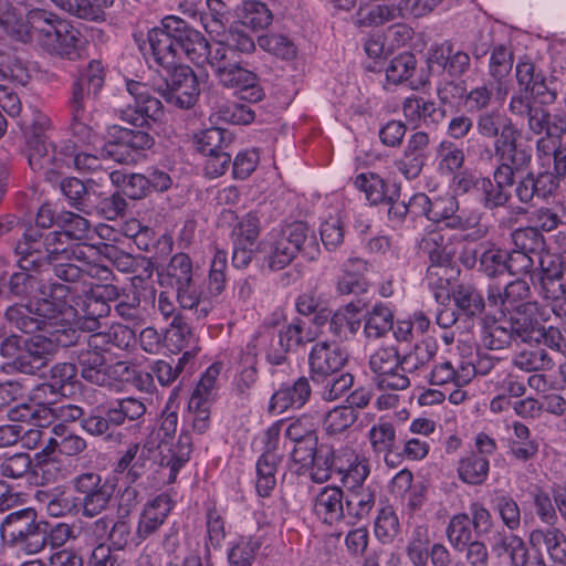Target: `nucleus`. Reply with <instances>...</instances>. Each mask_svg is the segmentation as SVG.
Returning <instances> with one entry per match:
<instances>
[{
	"instance_id": "obj_49",
	"label": "nucleus",
	"mask_w": 566,
	"mask_h": 566,
	"mask_svg": "<svg viewBox=\"0 0 566 566\" xmlns=\"http://www.w3.org/2000/svg\"><path fill=\"white\" fill-rule=\"evenodd\" d=\"M200 23L210 35L221 36L229 23V9L222 0H206Z\"/></svg>"
},
{
	"instance_id": "obj_61",
	"label": "nucleus",
	"mask_w": 566,
	"mask_h": 566,
	"mask_svg": "<svg viewBox=\"0 0 566 566\" xmlns=\"http://www.w3.org/2000/svg\"><path fill=\"white\" fill-rule=\"evenodd\" d=\"M357 418L355 409L344 405L336 406L324 415L323 429L329 436L338 434L349 429Z\"/></svg>"
},
{
	"instance_id": "obj_34",
	"label": "nucleus",
	"mask_w": 566,
	"mask_h": 566,
	"mask_svg": "<svg viewBox=\"0 0 566 566\" xmlns=\"http://www.w3.org/2000/svg\"><path fill=\"white\" fill-rule=\"evenodd\" d=\"M402 113L409 123L438 126L446 117V109L423 97H408L402 104Z\"/></svg>"
},
{
	"instance_id": "obj_41",
	"label": "nucleus",
	"mask_w": 566,
	"mask_h": 566,
	"mask_svg": "<svg viewBox=\"0 0 566 566\" xmlns=\"http://www.w3.org/2000/svg\"><path fill=\"white\" fill-rule=\"evenodd\" d=\"M52 431L55 437L48 439L45 443L46 450H53L55 452L56 449H59V452L66 455L69 459L81 454L87 448L85 439L76 433L67 431L61 423L55 424Z\"/></svg>"
},
{
	"instance_id": "obj_42",
	"label": "nucleus",
	"mask_w": 566,
	"mask_h": 566,
	"mask_svg": "<svg viewBox=\"0 0 566 566\" xmlns=\"http://www.w3.org/2000/svg\"><path fill=\"white\" fill-rule=\"evenodd\" d=\"M66 12L91 21L103 20L105 9L111 7L114 0H51Z\"/></svg>"
},
{
	"instance_id": "obj_59",
	"label": "nucleus",
	"mask_w": 566,
	"mask_h": 566,
	"mask_svg": "<svg viewBox=\"0 0 566 566\" xmlns=\"http://www.w3.org/2000/svg\"><path fill=\"white\" fill-rule=\"evenodd\" d=\"M263 541L260 536L241 537L228 553L229 566H252Z\"/></svg>"
},
{
	"instance_id": "obj_38",
	"label": "nucleus",
	"mask_w": 566,
	"mask_h": 566,
	"mask_svg": "<svg viewBox=\"0 0 566 566\" xmlns=\"http://www.w3.org/2000/svg\"><path fill=\"white\" fill-rule=\"evenodd\" d=\"M368 441L373 452L382 455L386 463L397 449L396 427L392 422L379 419L368 431Z\"/></svg>"
},
{
	"instance_id": "obj_56",
	"label": "nucleus",
	"mask_w": 566,
	"mask_h": 566,
	"mask_svg": "<svg viewBox=\"0 0 566 566\" xmlns=\"http://www.w3.org/2000/svg\"><path fill=\"white\" fill-rule=\"evenodd\" d=\"M205 62L211 66L218 80H220L223 73H227L232 65L238 63L223 39L212 44L208 42L203 57V63Z\"/></svg>"
},
{
	"instance_id": "obj_53",
	"label": "nucleus",
	"mask_w": 566,
	"mask_h": 566,
	"mask_svg": "<svg viewBox=\"0 0 566 566\" xmlns=\"http://www.w3.org/2000/svg\"><path fill=\"white\" fill-rule=\"evenodd\" d=\"M438 171L442 176H454L464 165V151L450 140H442L437 148Z\"/></svg>"
},
{
	"instance_id": "obj_11",
	"label": "nucleus",
	"mask_w": 566,
	"mask_h": 566,
	"mask_svg": "<svg viewBox=\"0 0 566 566\" xmlns=\"http://www.w3.org/2000/svg\"><path fill=\"white\" fill-rule=\"evenodd\" d=\"M531 287L524 280H515L505 285L504 289L495 284L489 285L488 302L492 306H499L502 311L515 312L516 314L537 315L542 318V312H546V302L530 301Z\"/></svg>"
},
{
	"instance_id": "obj_62",
	"label": "nucleus",
	"mask_w": 566,
	"mask_h": 566,
	"mask_svg": "<svg viewBox=\"0 0 566 566\" xmlns=\"http://www.w3.org/2000/svg\"><path fill=\"white\" fill-rule=\"evenodd\" d=\"M510 324V331L513 334L514 340L523 343L538 340V331L543 319L537 315L516 314L506 319Z\"/></svg>"
},
{
	"instance_id": "obj_50",
	"label": "nucleus",
	"mask_w": 566,
	"mask_h": 566,
	"mask_svg": "<svg viewBox=\"0 0 566 566\" xmlns=\"http://www.w3.org/2000/svg\"><path fill=\"white\" fill-rule=\"evenodd\" d=\"M222 368L223 365L221 363H213L205 370L189 399L192 408L211 403L216 396L217 381Z\"/></svg>"
},
{
	"instance_id": "obj_20",
	"label": "nucleus",
	"mask_w": 566,
	"mask_h": 566,
	"mask_svg": "<svg viewBox=\"0 0 566 566\" xmlns=\"http://www.w3.org/2000/svg\"><path fill=\"white\" fill-rule=\"evenodd\" d=\"M55 342L60 343L59 337L55 340L44 335H33L23 340V349L14 360L15 368L29 375H34L49 363L50 357L56 349Z\"/></svg>"
},
{
	"instance_id": "obj_3",
	"label": "nucleus",
	"mask_w": 566,
	"mask_h": 566,
	"mask_svg": "<svg viewBox=\"0 0 566 566\" xmlns=\"http://www.w3.org/2000/svg\"><path fill=\"white\" fill-rule=\"evenodd\" d=\"M46 297L30 303L28 306L13 305L6 311L7 321L23 333L31 334L45 331L50 334L60 332L59 326L70 323L76 316L71 301L74 292L65 283H50L43 286Z\"/></svg>"
},
{
	"instance_id": "obj_54",
	"label": "nucleus",
	"mask_w": 566,
	"mask_h": 566,
	"mask_svg": "<svg viewBox=\"0 0 566 566\" xmlns=\"http://www.w3.org/2000/svg\"><path fill=\"white\" fill-rule=\"evenodd\" d=\"M493 551L499 557L509 558L511 566H524L527 560L528 551L524 541L512 533L501 535Z\"/></svg>"
},
{
	"instance_id": "obj_40",
	"label": "nucleus",
	"mask_w": 566,
	"mask_h": 566,
	"mask_svg": "<svg viewBox=\"0 0 566 566\" xmlns=\"http://www.w3.org/2000/svg\"><path fill=\"white\" fill-rule=\"evenodd\" d=\"M57 25L44 46L61 56L71 59L78 45L80 32L66 20L57 22Z\"/></svg>"
},
{
	"instance_id": "obj_7",
	"label": "nucleus",
	"mask_w": 566,
	"mask_h": 566,
	"mask_svg": "<svg viewBox=\"0 0 566 566\" xmlns=\"http://www.w3.org/2000/svg\"><path fill=\"white\" fill-rule=\"evenodd\" d=\"M36 517V512L30 507L9 513L0 522L2 541L28 554L42 551L44 548L43 526Z\"/></svg>"
},
{
	"instance_id": "obj_4",
	"label": "nucleus",
	"mask_w": 566,
	"mask_h": 566,
	"mask_svg": "<svg viewBox=\"0 0 566 566\" xmlns=\"http://www.w3.org/2000/svg\"><path fill=\"white\" fill-rule=\"evenodd\" d=\"M256 251L263 255L271 271H280L291 264L298 253L308 260L316 259L319 244L315 231L306 222L294 221L272 229L259 242Z\"/></svg>"
},
{
	"instance_id": "obj_17",
	"label": "nucleus",
	"mask_w": 566,
	"mask_h": 566,
	"mask_svg": "<svg viewBox=\"0 0 566 566\" xmlns=\"http://www.w3.org/2000/svg\"><path fill=\"white\" fill-rule=\"evenodd\" d=\"M520 132L513 126L511 119H506L500 137L494 142V156L497 161L524 171L528 168L533 158L531 145L518 142Z\"/></svg>"
},
{
	"instance_id": "obj_25",
	"label": "nucleus",
	"mask_w": 566,
	"mask_h": 566,
	"mask_svg": "<svg viewBox=\"0 0 566 566\" xmlns=\"http://www.w3.org/2000/svg\"><path fill=\"white\" fill-rule=\"evenodd\" d=\"M172 510V501L166 493H161L148 501L138 517L135 538L142 543L153 536L165 523Z\"/></svg>"
},
{
	"instance_id": "obj_63",
	"label": "nucleus",
	"mask_w": 566,
	"mask_h": 566,
	"mask_svg": "<svg viewBox=\"0 0 566 566\" xmlns=\"http://www.w3.org/2000/svg\"><path fill=\"white\" fill-rule=\"evenodd\" d=\"M167 275L170 284L176 287L201 274L199 273V268L193 265L188 254L177 253L167 265Z\"/></svg>"
},
{
	"instance_id": "obj_46",
	"label": "nucleus",
	"mask_w": 566,
	"mask_h": 566,
	"mask_svg": "<svg viewBox=\"0 0 566 566\" xmlns=\"http://www.w3.org/2000/svg\"><path fill=\"white\" fill-rule=\"evenodd\" d=\"M429 62L442 66L451 76H461L470 67V56L463 51L451 53L450 45H440L432 50Z\"/></svg>"
},
{
	"instance_id": "obj_2",
	"label": "nucleus",
	"mask_w": 566,
	"mask_h": 566,
	"mask_svg": "<svg viewBox=\"0 0 566 566\" xmlns=\"http://www.w3.org/2000/svg\"><path fill=\"white\" fill-rule=\"evenodd\" d=\"M127 92L133 97V104L118 111L119 118L135 127L125 128L114 125L109 128V135L115 139V144L111 147L127 148L133 154L127 153L126 156L117 158L122 163L136 161V156L145 150L150 149L155 144V138L146 132L145 127H149L150 122H156L163 115V104L157 98L150 95L148 87L136 81L127 82Z\"/></svg>"
},
{
	"instance_id": "obj_48",
	"label": "nucleus",
	"mask_w": 566,
	"mask_h": 566,
	"mask_svg": "<svg viewBox=\"0 0 566 566\" xmlns=\"http://www.w3.org/2000/svg\"><path fill=\"white\" fill-rule=\"evenodd\" d=\"M346 515L363 520L369 515L375 505V489L371 485L344 493Z\"/></svg>"
},
{
	"instance_id": "obj_10",
	"label": "nucleus",
	"mask_w": 566,
	"mask_h": 566,
	"mask_svg": "<svg viewBox=\"0 0 566 566\" xmlns=\"http://www.w3.org/2000/svg\"><path fill=\"white\" fill-rule=\"evenodd\" d=\"M77 364L81 376L86 381L101 387H112L118 381L128 380L133 374L128 363L118 360L106 364L104 352L88 347L87 344L85 348L80 349Z\"/></svg>"
},
{
	"instance_id": "obj_8",
	"label": "nucleus",
	"mask_w": 566,
	"mask_h": 566,
	"mask_svg": "<svg viewBox=\"0 0 566 566\" xmlns=\"http://www.w3.org/2000/svg\"><path fill=\"white\" fill-rule=\"evenodd\" d=\"M154 88L167 103L179 108L191 107L199 95L197 76L191 67L177 63L163 69L160 77L154 81Z\"/></svg>"
},
{
	"instance_id": "obj_43",
	"label": "nucleus",
	"mask_w": 566,
	"mask_h": 566,
	"mask_svg": "<svg viewBox=\"0 0 566 566\" xmlns=\"http://www.w3.org/2000/svg\"><path fill=\"white\" fill-rule=\"evenodd\" d=\"M432 541L429 530L424 525L413 528L407 546L406 555L412 566H428Z\"/></svg>"
},
{
	"instance_id": "obj_33",
	"label": "nucleus",
	"mask_w": 566,
	"mask_h": 566,
	"mask_svg": "<svg viewBox=\"0 0 566 566\" xmlns=\"http://www.w3.org/2000/svg\"><path fill=\"white\" fill-rule=\"evenodd\" d=\"M344 492L336 486H324L314 499V512L326 524H334L345 517Z\"/></svg>"
},
{
	"instance_id": "obj_14",
	"label": "nucleus",
	"mask_w": 566,
	"mask_h": 566,
	"mask_svg": "<svg viewBox=\"0 0 566 566\" xmlns=\"http://www.w3.org/2000/svg\"><path fill=\"white\" fill-rule=\"evenodd\" d=\"M62 20L43 9L30 10L25 15L18 12L8 34L21 42L38 41L45 45L48 38L56 31L57 22Z\"/></svg>"
},
{
	"instance_id": "obj_29",
	"label": "nucleus",
	"mask_w": 566,
	"mask_h": 566,
	"mask_svg": "<svg viewBox=\"0 0 566 566\" xmlns=\"http://www.w3.org/2000/svg\"><path fill=\"white\" fill-rule=\"evenodd\" d=\"M201 283L202 277L199 275L175 287L181 308L192 311L197 319L206 318L213 308L208 292L201 289Z\"/></svg>"
},
{
	"instance_id": "obj_51",
	"label": "nucleus",
	"mask_w": 566,
	"mask_h": 566,
	"mask_svg": "<svg viewBox=\"0 0 566 566\" xmlns=\"http://www.w3.org/2000/svg\"><path fill=\"white\" fill-rule=\"evenodd\" d=\"M99 252L120 272L134 273L137 271L138 266H144L147 272V276H151L153 274V264L146 258H135L132 254L106 243L99 247Z\"/></svg>"
},
{
	"instance_id": "obj_6",
	"label": "nucleus",
	"mask_w": 566,
	"mask_h": 566,
	"mask_svg": "<svg viewBox=\"0 0 566 566\" xmlns=\"http://www.w3.org/2000/svg\"><path fill=\"white\" fill-rule=\"evenodd\" d=\"M21 126L29 147L30 167L51 179L55 170L67 160V157L57 155L59 150L50 139L49 133L53 129L51 118L39 108L31 107L30 115L22 120Z\"/></svg>"
},
{
	"instance_id": "obj_30",
	"label": "nucleus",
	"mask_w": 566,
	"mask_h": 566,
	"mask_svg": "<svg viewBox=\"0 0 566 566\" xmlns=\"http://www.w3.org/2000/svg\"><path fill=\"white\" fill-rule=\"evenodd\" d=\"M135 340V332L124 324H113L107 329L88 335V347L112 353L114 349L127 350Z\"/></svg>"
},
{
	"instance_id": "obj_32",
	"label": "nucleus",
	"mask_w": 566,
	"mask_h": 566,
	"mask_svg": "<svg viewBox=\"0 0 566 566\" xmlns=\"http://www.w3.org/2000/svg\"><path fill=\"white\" fill-rule=\"evenodd\" d=\"M402 18L400 3L387 4L379 0L360 1L354 17V23L358 27H377L386 22Z\"/></svg>"
},
{
	"instance_id": "obj_15",
	"label": "nucleus",
	"mask_w": 566,
	"mask_h": 566,
	"mask_svg": "<svg viewBox=\"0 0 566 566\" xmlns=\"http://www.w3.org/2000/svg\"><path fill=\"white\" fill-rule=\"evenodd\" d=\"M180 28V18L165 17L160 25L148 32V43L155 62L163 69L171 67L178 60L177 36Z\"/></svg>"
},
{
	"instance_id": "obj_36",
	"label": "nucleus",
	"mask_w": 566,
	"mask_h": 566,
	"mask_svg": "<svg viewBox=\"0 0 566 566\" xmlns=\"http://www.w3.org/2000/svg\"><path fill=\"white\" fill-rule=\"evenodd\" d=\"M147 407L144 400L135 397H125L108 401L104 407L107 412L108 422L114 428L125 424L127 421H138L144 418Z\"/></svg>"
},
{
	"instance_id": "obj_12",
	"label": "nucleus",
	"mask_w": 566,
	"mask_h": 566,
	"mask_svg": "<svg viewBox=\"0 0 566 566\" xmlns=\"http://www.w3.org/2000/svg\"><path fill=\"white\" fill-rule=\"evenodd\" d=\"M56 255L55 264L52 268L54 275L65 283L78 281L84 270L97 259L99 248L87 243V241L65 243L61 247H52Z\"/></svg>"
},
{
	"instance_id": "obj_52",
	"label": "nucleus",
	"mask_w": 566,
	"mask_h": 566,
	"mask_svg": "<svg viewBox=\"0 0 566 566\" xmlns=\"http://www.w3.org/2000/svg\"><path fill=\"white\" fill-rule=\"evenodd\" d=\"M239 21L253 30H262L270 25L272 13L269 8L256 0H244L235 9Z\"/></svg>"
},
{
	"instance_id": "obj_23",
	"label": "nucleus",
	"mask_w": 566,
	"mask_h": 566,
	"mask_svg": "<svg viewBox=\"0 0 566 566\" xmlns=\"http://www.w3.org/2000/svg\"><path fill=\"white\" fill-rule=\"evenodd\" d=\"M335 464L340 475V482L345 492L365 488V482L370 473L368 461L359 458L352 448L333 450Z\"/></svg>"
},
{
	"instance_id": "obj_57",
	"label": "nucleus",
	"mask_w": 566,
	"mask_h": 566,
	"mask_svg": "<svg viewBox=\"0 0 566 566\" xmlns=\"http://www.w3.org/2000/svg\"><path fill=\"white\" fill-rule=\"evenodd\" d=\"M506 319L485 322L482 329V344L492 350L503 349L514 340Z\"/></svg>"
},
{
	"instance_id": "obj_19",
	"label": "nucleus",
	"mask_w": 566,
	"mask_h": 566,
	"mask_svg": "<svg viewBox=\"0 0 566 566\" xmlns=\"http://www.w3.org/2000/svg\"><path fill=\"white\" fill-rule=\"evenodd\" d=\"M430 221L444 222L450 229L463 231L475 227L480 214L474 211H460L458 199L447 193L432 199Z\"/></svg>"
},
{
	"instance_id": "obj_13",
	"label": "nucleus",
	"mask_w": 566,
	"mask_h": 566,
	"mask_svg": "<svg viewBox=\"0 0 566 566\" xmlns=\"http://www.w3.org/2000/svg\"><path fill=\"white\" fill-rule=\"evenodd\" d=\"M273 338L271 332H258L241 352L233 381L234 392L241 400H249L258 381V356Z\"/></svg>"
},
{
	"instance_id": "obj_39",
	"label": "nucleus",
	"mask_w": 566,
	"mask_h": 566,
	"mask_svg": "<svg viewBox=\"0 0 566 566\" xmlns=\"http://www.w3.org/2000/svg\"><path fill=\"white\" fill-rule=\"evenodd\" d=\"M178 56L185 53L196 64L203 63L208 41L201 32L190 28L186 21L180 19V28L177 36Z\"/></svg>"
},
{
	"instance_id": "obj_9",
	"label": "nucleus",
	"mask_w": 566,
	"mask_h": 566,
	"mask_svg": "<svg viewBox=\"0 0 566 566\" xmlns=\"http://www.w3.org/2000/svg\"><path fill=\"white\" fill-rule=\"evenodd\" d=\"M497 451L495 439L479 432L473 439V448L465 451L457 462L458 479L470 486L484 484L490 475V458Z\"/></svg>"
},
{
	"instance_id": "obj_58",
	"label": "nucleus",
	"mask_w": 566,
	"mask_h": 566,
	"mask_svg": "<svg viewBox=\"0 0 566 566\" xmlns=\"http://www.w3.org/2000/svg\"><path fill=\"white\" fill-rule=\"evenodd\" d=\"M513 365L520 370L532 373L549 370L554 367V361L544 348L535 347L517 353L513 358Z\"/></svg>"
},
{
	"instance_id": "obj_16",
	"label": "nucleus",
	"mask_w": 566,
	"mask_h": 566,
	"mask_svg": "<svg viewBox=\"0 0 566 566\" xmlns=\"http://www.w3.org/2000/svg\"><path fill=\"white\" fill-rule=\"evenodd\" d=\"M263 332L274 334L271 329H264ZM273 336V340L269 343L265 348H262V350L266 353V360L271 365L276 366L286 361L287 353L296 352L314 339L311 331L305 328V323L300 318H295L291 323L282 326L279 331L277 339H275V335Z\"/></svg>"
},
{
	"instance_id": "obj_27",
	"label": "nucleus",
	"mask_w": 566,
	"mask_h": 566,
	"mask_svg": "<svg viewBox=\"0 0 566 566\" xmlns=\"http://www.w3.org/2000/svg\"><path fill=\"white\" fill-rule=\"evenodd\" d=\"M219 82L224 87L234 88L242 101L256 103L264 97V91L256 74L241 67L239 62L232 65L227 73H223Z\"/></svg>"
},
{
	"instance_id": "obj_22",
	"label": "nucleus",
	"mask_w": 566,
	"mask_h": 566,
	"mask_svg": "<svg viewBox=\"0 0 566 566\" xmlns=\"http://www.w3.org/2000/svg\"><path fill=\"white\" fill-rule=\"evenodd\" d=\"M46 243V233L43 234L38 229L30 228L23 233V239L15 247L17 254L22 256L19 260L21 270L39 266L42 261H46L52 266L55 264L57 254L51 252L52 247Z\"/></svg>"
},
{
	"instance_id": "obj_5",
	"label": "nucleus",
	"mask_w": 566,
	"mask_h": 566,
	"mask_svg": "<svg viewBox=\"0 0 566 566\" xmlns=\"http://www.w3.org/2000/svg\"><path fill=\"white\" fill-rule=\"evenodd\" d=\"M104 85V69L99 61H91L73 85L69 102L72 134L83 143H92L94 133L92 111L94 99Z\"/></svg>"
},
{
	"instance_id": "obj_60",
	"label": "nucleus",
	"mask_w": 566,
	"mask_h": 566,
	"mask_svg": "<svg viewBox=\"0 0 566 566\" xmlns=\"http://www.w3.org/2000/svg\"><path fill=\"white\" fill-rule=\"evenodd\" d=\"M471 528V518L468 514L460 513L452 516L446 530L450 545L454 549L462 552L472 542Z\"/></svg>"
},
{
	"instance_id": "obj_26",
	"label": "nucleus",
	"mask_w": 566,
	"mask_h": 566,
	"mask_svg": "<svg viewBox=\"0 0 566 566\" xmlns=\"http://www.w3.org/2000/svg\"><path fill=\"white\" fill-rule=\"evenodd\" d=\"M418 249L430 261L428 275H438V270L448 266L454 255L451 238L440 230L426 232L418 242Z\"/></svg>"
},
{
	"instance_id": "obj_64",
	"label": "nucleus",
	"mask_w": 566,
	"mask_h": 566,
	"mask_svg": "<svg viewBox=\"0 0 566 566\" xmlns=\"http://www.w3.org/2000/svg\"><path fill=\"white\" fill-rule=\"evenodd\" d=\"M454 304L467 315L475 316L484 310V300L481 293L470 284H460L452 294Z\"/></svg>"
},
{
	"instance_id": "obj_18",
	"label": "nucleus",
	"mask_w": 566,
	"mask_h": 566,
	"mask_svg": "<svg viewBox=\"0 0 566 566\" xmlns=\"http://www.w3.org/2000/svg\"><path fill=\"white\" fill-rule=\"evenodd\" d=\"M346 350L336 342L321 340L313 345L308 355L313 380L325 379L340 371L347 363Z\"/></svg>"
},
{
	"instance_id": "obj_24",
	"label": "nucleus",
	"mask_w": 566,
	"mask_h": 566,
	"mask_svg": "<svg viewBox=\"0 0 566 566\" xmlns=\"http://www.w3.org/2000/svg\"><path fill=\"white\" fill-rule=\"evenodd\" d=\"M565 275L566 261L558 258L542 261L538 295L543 302H546V306L566 300V285L563 283Z\"/></svg>"
},
{
	"instance_id": "obj_1",
	"label": "nucleus",
	"mask_w": 566,
	"mask_h": 566,
	"mask_svg": "<svg viewBox=\"0 0 566 566\" xmlns=\"http://www.w3.org/2000/svg\"><path fill=\"white\" fill-rule=\"evenodd\" d=\"M509 112L526 119L528 130L539 136L535 142L537 157H552L554 164L552 171L523 176L514 189L515 196L522 203L546 200L556 192L560 178L566 174V114H552L547 107L534 105L523 94L512 95Z\"/></svg>"
},
{
	"instance_id": "obj_31",
	"label": "nucleus",
	"mask_w": 566,
	"mask_h": 566,
	"mask_svg": "<svg viewBox=\"0 0 566 566\" xmlns=\"http://www.w3.org/2000/svg\"><path fill=\"white\" fill-rule=\"evenodd\" d=\"M34 473L43 484L63 481L73 473L72 460L61 458L53 450H46L44 447L38 454Z\"/></svg>"
},
{
	"instance_id": "obj_45",
	"label": "nucleus",
	"mask_w": 566,
	"mask_h": 566,
	"mask_svg": "<svg viewBox=\"0 0 566 566\" xmlns=\"http://www.w3.org/2000/svg\"><path fill=\"white\" fill-rule=\"evenodd\" d=\"M115 314L127 324L139 326L145 323L147 312L142 306V300L136 289L126 290L114 305Z\"/></svg>"
},
{
	"instance_id": "obj_28",
	"label": "nucleus",
	"mask_w": 566,
	"mask_h": 566,
	"mask_svg": "<svg viewBox=\"0 0 566 566\" xmlns=\"http://www.w3.org/2000/svg\"><path fill=\"white\" fill-rule=\"evenodd\" d=\"M311 385L306 377H300L293 385L280 387L272 395L269 402V411L282 413L289 408H302L311 397Z\"/></svg>"
},
{
	"instance_id": "obj_55",
	"label": "nucleus",
	"mask_w": 566,
	"mask_h": 566,
	"mask_svg": "<svg viewBox=\"0 0 566 566\" xmlns=\"http://www.w3.org/2000/svg\"><path fill=\"white\" fill-rule=\"evenodd\" d=\"M72 486L75 493L80 496L78 500H86L95 495L102 494L101 492H114L115 488L108 481L96 472H83L72 480Z\"/></svg>"
},
{
	"instance_id": "obj_44",
	"label": "nucleus",
	"mask_w": 566,
	"mask_h": 566,
	"mask_svg": "<svg viewBox=\"0 0 566 566\" xmlns=\"http://www.w3.org/2000/svg\"><path fill=\"white\" fill-rule=\"evenodd\" d=\"M394 327V313L384 303H377L366 314L364 333L367 338L378 339L384 337Z\"/></svg>"
},
{
	"instance_id": "obj_21",
	"label": "nucleus",
	"mask_w": 566,
	"mask_h": 566,
	"mask_svg": "<svg viewBox=\"0 0 566 566\" xmlns=\"http://www.w3.org/2000/svg\"><path fill=\"white\" fill-rule=\"evenodd\" d=\"M59 230L46 233L49 247H61L70 241H90L93 235L91 222L78 213L62 210L56 214Z\"/></svg>"
},
{
	"instance_id": "obj_35",
	"label": "nucleus",
	"mask_w": 566,
	"mask_h": 566,
	"mask_svg": "<svg viewBox=\"0 0 566 566\" xmlns=\"http://www.w3.org/2000/svg\"><path fill=\"white\" fill-rule=\"evenodd\" d=\"M476 374L475 366L470 363L460 361L454 366L449 360L436 364L430 371L429 380L431 385L443 386L453 385L462 387L471 381Z\"/></svg>"
},
{
	"instance_id": "obj_37",
	"label": "nucleus",
	"mask_w": 566,
	"mask_h": 566,
	"mask_svg": "<svg viewBox=\"0 0 566 566\" xmlns=\"http://www.w3.org/2000/svg\"><path fill=\"white\" fill-rule=\"evenodd\" d=\"M530 543L533 547H544L552 559L566 564V536L557 527L536 528L530 534Z\"/></svg>"
},
{
	"instance_id": "obj_47",
	"label": "nucleus",
	"mask_w": 566,
	"mask_h": 566,
	"mask_svg": "<svg viewBox=\"0 0 566 566\" xmlns=\"http://www.w3.org/2000/svg\"><path fill=\"white\" fill-rule=\"evenodd\" d=\"M281 455L277 453L263 452L256 462L255 489L260 496L266 497L276 485L275 473Z\"/></svg>"
}]
</instances>
